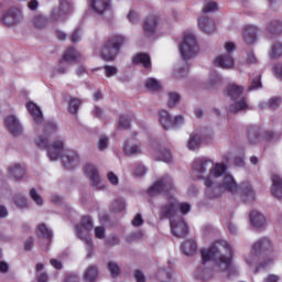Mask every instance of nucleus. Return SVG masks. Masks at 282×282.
Returning <instances> with one entry per match:
<instances>
[{"instance_id":"1","label":"nucleus","mask_w":282,"mask_h":282,"mask_svg":"<svg viewBox=\"0 0 282 282\" xmlns=\"http://www.w3.org/2000/svg\"><path fill=\"white\" fill-rule=\"evenodd\" d=\"M192 170L197 180L204 181L205 195L208 199H219L226 192L235 194L239 191L235 177L226 175V163H215L210 158L200 156L193 161ZM219 177H223L220 182Z\"/></svg>"},{"instance_id":"2","label":"nucleus","mask_w":282,"mask_h":282,"mask_svg":"<svg viewBox=\"0 0 282 282\" xmlns=\"http://www.w3.org/2000/svg\"><path fill=\"white\" fill-rule=\"evenodd\" d=\"M202 260L203 264L195 271V276L199 281H210L213 279V271L206 268L208 261L216 263L218 272H232V248L224 240L202 250Z\"/></svg>"},{"instance_id":"3","label":"nucleus","mask_w":282,"mask_h":282,"mask_svg":"<svg viewBox=\"0 0 282 282\" xmlns=\"http://www.w3.org/2000/svg\"><path fill=\"white\" fill-rule=\"evenodd\" d=\"M35 144L37 149L46 150L48 160H51V162H56V160H61L62 158L63 164L68 171L78 164V154L72 150H65V142L61 139H56L50 145L47 137L39 135L35 139Z\"/></svg>"},{"instance_id":"4","label":"nucleus","mask_w":282,"mask_h":282,"mask_svg":"<svg viewBox=\"0 0 282 282\" xmlns=\"http://www.w3.org/2000/svg\"><path fill=\"white\" fill-rule=\"evenodd\" d=\"M246 263L249 265H256L254 272L263 268H268L271 263H274V246L269 238L258 239L251 248V253L246 259Z\"/></svg>"},{"instance_id":"5","label":"nucleus","mask_w":282,"mask_h":282,"mask_svg":"<svg viewBox=\"0 0 282 282\" xmlns=\"http://www.w3.org/2000/svg\"><path fill=\"white\" fill-rule=\"evenodd\" d=\"M127 43V39L123 35H112L101 46L100 57L102 61L111 62L116 61V56L120 52V47Z\"/></svg>"},{"instance_id":"6","label":"nucleus","mask_w":282,"mask_h":282,"mask_svg":"<svg viewBox=\"0 0 282 282\" xmlns=\"http://www.w3.org/2000/svg\"><path fill=\"white\" fill-rule=\"evenodd\" d=\"M73 11L72 2L62 0L58 6L51 8L48 21L50 23H65Z\"/></svg>"},{"instance_id":"7","label":"nucleus","mask_w":282,"mask_h":282,"mask_svg":"<svg viewBox=\"0 0 282 282\" xmlns=\"http://www.w3.org/2000/svg\"><path fill=\"white\" fill-rule=\"evenodd\" d=\"M178 52L183 61H189V58L197 56V53L199 52V45H197V37L195 34L186 33L184 35L183 43H181L178 46Z\"/></svg>"},{"instance_id":"8","label":"nucleus","mask_w":282,"mask_h":282,"mask_svg":"<svg viewBox=\"0 0 282 282\" xmlns=\"http://www.w3.org/2000/svg\"><path fill=\"white\" fill-rule=\"evenodd\" d=\"M225 51L227 54L218 55L215 58V65L221 67L223 69H232L235 67V58L232 57V52H235V43H225Z\"/></svg>"},{"instance_id":"9","label":"nucleus","mask_w":282,"mask_h":282,"mask_svg":"<svg viewBox=\"0 0 282 282\" xmlns=\"http://www.w3.org/2000/svg\"><path fill=\"white\" fill-rule=\"evenodd\" d=\"M174 184L173 178L169 175H163L159 178L150 188L148 189V194L151 197H155V195H162V193H169V191H173Z\"/></svg>"},{"instance_id":"10","label":"nucleus","mask_w":282,"mask_h":282,"mask_svg":"<svg viewBox=\"0 0 282 282\" xmlns=\"http://www.w3.org/2000/svg\"><path fill=\"white\" fill-rule=\"evenodd\" d=\"M23 20V12L20 11L19 8L12 7L9 8L7 11L3 12L1 22L3 25H17Z\"/></svg>"},{"instance_id":"11","label":"nucleus","mask_w":282,"mask_h":282,"mask_svg":"<svg viewBox=\"0 0 282 282\" xmlns=\"http://www.w3.org/2000/svg\"><path fill=\"white\" fill-rule=\"evenodd\" d=\"M4 127L13 138H19V135L23 134V126L14 115H9L4 118Z\"/></svg>"},{"instance_id":"12","label":"nucleus","mask_w":282,"mask_h":282,"mask_svg":"<svg viewBox=\"0 0 282 282\" xmlns=\"http://www.w3.org/2000/svg\"><path fill=\"white\" fill-rule=\"evenodd\" d=\"M161 217L163 219H170V221L175 220L177 217V200L170 197V200L161 207Z\"/></svg>"},{"instance_id":"13","label":"nucleus","mask_w":282,"mask_h":282,"mask_svg":"<svg viewBox=\"0 0 282 282\" xmlns=\"http://www.w3.org/2000/svg\"><path fill=\"white\" fill-rule=\"evenodd\" d=\"M170 226L172 235L178 239L188 235V226H186V223L182 218L170 220Z\"/></svg>"},{"instance_id":"14","label":"nucleus","mask_w":282,"mask_h":282,"mask_svg":"<svg viewBox=\"0 0 282 282\" xmlns=\"http://www.w3.org/2000/svg\"><path fill=\"white\" fill-rule=\"evenodd\" d=\"M36 235L37 237H40V239H45L46 243L41 245V249L44 252H47L50 250V243H52V237H53L52 229H50L45 224H40L37 226Z\"/></svg>"},{"instance_id":"15","label":"nucleus","mask_w":282,"mask_h":282,"mask_svg":"<svg viewBox=\"0 0 282 282\" xmlns=\"http://www.w3.org/2000/svg\"><path fill=\"white\" fill-rule=\"evenodd\" d=\"M85 172L87 177H89L91 185L97 188V191L102 189V185L100 184V175L98 174V169L96 165L88 164L85 166Z\"/></svg>"},{"instance_id":"16","label":"nucleus","mask_w":282,"mask_h":282,"mask_svg":"<svg viewBox=\"0 0 282 282\" xmlns=\"http://www.w3.org/2000/svg\"><path fill=\"white\" fill-rule=\"evenodd\" d=\"M8 172L9 176L11 180H14V182H21L26 175L25 167L19 163L10 165Z\"/></svg>"},{"instance_id":"17","label":"nucleus","mask_w":282,"mask_h":282,"mask_svg":"<svg viewBox=\"0 0 282 282\" xmlns=\"http://www.w3.org/2000/svg\"><path fill=\"white\" fill-rule=\"evenodd\" d=\"M158 23H160V20L156 15H151L145 19L143 23V32L145 36H153V34H155L158 31Z\"/></svg>"},{"instance_id":"18","label":"nucleus","mask_w":282,"mask_h":282,"mask_svg":"<svg viewBox=\"0 0 282 282\" xmlns=\"http://www.w3.org/2000/svg\"><path fill=\"white\" fill-rule=\"evenodd\" d=\"M272 187L271 195L275 199H281L282 197V177L279 174H272L271 176Z\"/></svg>"},{"instance_id":"19","label":"nucleus","mask_w":282,"mask_h":282,"mask_svg":"<svg viewBox=\"0 0 282 282\" xmlns=\"http://www.w3.org/2000/svg\"><path fill=\"white\" fill-rule=\"evenodd\" d=\"M198 28L202 32H205V34H213L215 31V21L210 20L206 15H200L198 18Z\"/></svg>"},{"instance_id":"20","label":"nucleus","mask_w":282,"mask_h":282,"mask_svg":"<svg viewBox=\"0 0 282 282\" xmlns=\"http://www.w3.org/2000/svg\"><path fill=\"white\" fill-rule=\"evenodd\" d=\"M47 23H50V19L42 13L34 14L31 18V25L35 28V30H45Z\"/></svg>"},{"instance_id":"21","label":"nucleus","mask_w":282,"mask_h":282,"mask_svg":"<svg viewBox=\"0 0 282 282\" xmlns=\"http://www.w3.org/2000/svg\"><path fill=\"white\" fill-rule=\"evenodd\" d=\"M26 109L29 113L32 116L35 124H41V122H43V111H41V108H39L36 104L29 102L26 105Z\"/></svg>"},{"instance_id":"22","label":"nucleus","mask_w":282,"mask_h":282,"mask_svg":"<svg viewBox=\"0 0 282 282\" xmlns=\"http://www.w3.org/2000/svg\"><path fill=\"white\" fill-rule=\"evenodd\" d=\"M259 32V30L253 26V25H249L243 31V41L247 45H252V43L257 42V33Z\"/></svg>"},{"instance_id":"23","label":"nucleus","mask_w":282,"mask_h":282,"mask_svg":"<svg viewBox=\"0 0 282 282\" xmlns=\"http://www.w3.org/2000/svg\"><path fill=\"white\" fill-rule=\"evenodd\" d=\"M110 3L111 0H91L90 7L97 14H105V11L108 10Z\"/></svg>"},{"instance_id":"24","label":"nucleus","mask_w":282,"mask_h":282,"mask_svg":"<svg viewBox=\"0 0 282 282\" xmlns=\"http://www.w3.org/2000/svg\"><path fill=\"white\" fill-rule=\"evenodd\" d=\"M267 32L269 33L270 39H274V36H281L282 22L279 20L271 21L267 26Z\"/></svg>"},{"instance_id":"25","label":"nucleus","mask_w":282,"mask_h":282,"mask_svg":"<svg viewBox=\"0 0 282 282\" xmlns=\"http://www.w3.org/2000/svg\"><path fill=\"white\" fill-rule=\"evenodd\" d=\"M247 138L251 144H257L261 140V129L256 126H251L247 130Z\"/></svg>"},{"instance_id":"26","label":"nucleus","mask_w":282,"mask_h":282,"mask_svg":"<svg viewBox=\"0 0 282 282\" xmlns=\"http://www.w3.org/2000/svg\"><path fill=\"white\" fill-rule=\"evenodd\" d=\"M226 94L231 100H237V98L243 94V88L237 84H229Z\"/></svg>"},{"instance_id":"27","label":"nucleus","mask_w":282,"mask_h":282,"mask_svg":"<svg viewBox=\"0 0 282 282\" xmlns=\"http://www.w3.org/2000/svg\"><path fill=\"white\" fill-rule=\"evenodd\" d=\"M250 223L254 228H263L265 226V217L259 212H252L250 214Z\"/></svg>"},{"instance_id":"28","label":"nucleus","mask_w":282,"mask_h":282,"mask_svg":"<svg viewBox=\"0 0 282 282\" xmlns=\"http://www.w3.org/2000/svg\"><path fill=\"white\" fill-rule=\"evenodd\" d=\"M159 120L163 127V129L169 130L173 128V119L171 118V115L166 110H162L159 113Z\"/></svg>"},{"instance_id":"29","label":"nucleus","mask_w":282,"mask_h":282,"mask_svg":"<svg viewBox=\"0 0 282 282\" xmlns=\"http://www.w3.org/2000/svg\"><path fill=\"white\" fill-rule=\"evenodd\" d=\"M183 252L186 257H193L197 252V242L195 240H186L183 243Z\"/></svg>"},{"instance_id":"30","label":"nucleus","mask_w":282,"mask_h":282,"mask_svg":"<svg viewBox=\"0 0 282 282\" xmlns=\"http://www.w3.org/2000/svg\"><path fill=\"white\" fill-rule=\"evenodd\" d=\"M96 279H98V267H88L84 273V280L86 282H96Z\"/></svg>"},{"instance_id":"31","label":"nucleus","mask_w":282,"mask_h":282,"mask_svg":"<svg viewBox=\"0 0 282 282\" xmlns=\"http://www.w3.org/2000/svg\"><path fill=\"white\" fill-rule=\"evenodd\" d=\"M200 144H202V137L197 133H192L187 141V149H189V151H196V149H199Z\"/></svg>"},{"instance_id":"32","label":"nucleus","mask_w":282,"mask_h":282,"mask_svg":"<svg viewBox=\"0 0 282 282\" xmlns=\"http://www.w3.org/2000/svg\"><path fill=\"white\" fill-rule=\"evenodd\" d=\"M133 63H141L145 69H149V67H151V56L145 53H139L133 57Z\"/></svg>"},{"instance_id":"33","label":"nucleus","mask_w":282,"mask_h":282,"mask_svg":"<svg viewBox=\"0 0 282 282\" xmlns=\"http://www.w3.org/2000/svg\"><path fill=\"white\" fill-rule=\"evenodd\" d=\"M246 109H248V104L245 98L229 106L230 113H239V111H246Z\"/></svg>"},{"instance_id":"34","label":"nucleus","mask_w":282,"mask_h":282,"mask_svg":"<svg viewBox=\"0 0 282 282\" xmlns=\"http://www.w3.org/2000/svg\"><path fill=\"white\" fill-rule=\"evenodd\" d=\"M241 188L245 202H254V191H252L250 183H242Z\"/></svg>"},{"instance_id":"35","label":"nucleus","mask_w":282,"mask_h":282,"mask_svg":"<svg viewBox=\"0 0 282 282\" xmlns=\"http://www.w3.org/2000/svg\"><path fill=\"white\" fill-rule=\"evenodd\" d=\"M126 155H138L141 153L140 145L133 144L131 141L126 142L123 147Z\"/></svg>"},{"instance_id":"36","label":"nucleus","mask_w":282,"mask_h":282,"mask_svg":"<svg viewBox=\"0 0 282 282\" xmlns=\"http://www.w3.org/2000/svg\"><path fill=\"white\" fill-rule=\"evenodd\" d=\"M80 53H78L74 47H70L63 55V59L66 63H74V61H78Z\"/></svg>"},{"instance_id":"37","label":"nucleus","mask_w":282,"mask_h":282,"mask_svg":"<svg viewBox=\"0 0 282 282\" xmlns=\"http://www.w3.org/2000/svg\"><path fill=\"white\" fill-rule=\"evenodd\" d=\"M89 232H91V230L85 229L78 225L76 226L77 237L78 239H82L84 243H87V241H91V238L89 237Z\"/></svg>"},{"instance_id":"38","label":"nucleus","mask_w":282,"mask_h":282,"mask_svg":"<svg viewBox=\"0 0 282 282\" xmlns=\"http://www.w3.org/2000/svg\"><path fill=\"white\" fill-rule=\"evenodd\" d=\"M78 107H80V99H78V98H70L68 100V111L73 116H76V113H78Z\"/></svg>"},{"instance_id":"39","label":"nucleus","mask_w":282,"mask_h":282,"mask_svg":"<svg viewBox=\"0 0 282 282\" xmlns=\"http://www.w3.org/2000/svg\"><path fill=\"white\" fill-rule=\"evenodd\" d=\"M12 200L18 208H25V206H28V198H25L23 194H15Z\"/></svg>"},{"instance_id":"40","label":"nucleus","mask_w":282,"mask_h":282,"mask_svg":"<svg viewBox=\"0 0 282 282\" xmlns=\"http://www.w3.org/2000/svg\"><path fill=\"white\" fill-rule=\"evenodd\" d=\"M156 160H160L161 162H171L172 160L171 150L169 149L160 150L156 154Z\"/></svg>"},{"instance_id":"41","label":"nucleus","mask_w":282,"mask_h":282,"mask_svg":"<svg viewBox=\"0 0 282 282\" xmlns=\"http://www.w3.org/2000/svg\"><path fill=\"white\" fill-rule=\"evenodd\" d=\"M107 268L113 279L120 275V265H118L117 262L109 261Z\"/></svg>"},{"instance_id":"42","label":"nucleus","mask_w":282,"mask_h":282,"mask_svg":"<svg viewBox=\"0 0 282 282\" xmlns=\"http://www.w3.org/2000/svg\"><path fill=\"white\" fill-rule=\"evenodd\" d=\"M79 228H84V230H94V219L89 216H84L80 221Z\"/></svg>"},{"instance_id":"43","label":"nucleus","mask_w":282,"mask_h":282,"mask_svg":"<svg viewBox=\"0 0 282 282\" xmlns=\"http://www.w3.org/2000/svg\"><path fill=\"white\" fill-rule=\"evenodd\" d=\"M167 96H169L167 107L170 109H173V107H175V105H177V102H180V94H177V93H169Z\"/></svg>"},{"instance_id":"44","label":"nucleus","mask_w":282,"mask_h":282,"mask_svg":"<svg viewBox=\"0 0 282 282\" xmlns=\"http://www.w3.org/2000/svg\"><path fill=\"white\" fill-rule=\"evenodd\" d=\"M270 56H271V58H276L279 56H282V43L281 42H276L272 45Z\"/></svg>"},{"instance_id":"45","label":"nucleus","mask_w":282,"mask_h":282,"mask_svg":"<svg viewBox=\"0 0 282 282\" xmlns=\"http://www.w3.org/2000/svg\"><path fill=\"white\" fill-rule=\"evenodd\" d=\"M30 197L37 206H43V197L41 196V194H39V192H36V188H32L30 191Z\"/></svg>"},{"instance_id":"46","label":"nucleus","mask_w":282,"mask_h":282,"mask_svg":"<svg viewBox=\"0 0 282 282\" xmlns=\"http://www.w3.org/2000/svg\"><path fill=\"white\" fill-rule=\"evenodd\" d=\"M281 107V97H272L268 100V109L274 111V109H279Z\"/></svg>"},{"instance_id":"47","label":"nucleus","mask_w":282,"mask_h":282,"mask_svg":"<svg viewBox=\"0 0 282 282\" xmlns=\"http://www.w3.org/2000/svg\"><path fill=\"white\" fill-rule=\"evenodd\" d=\"M124 208H126V204H124V200H122V199H117V200L112 202V204H111V209L115 213H122V210H124Z\"/></svg>"},{"instance_id":"48","label":"nucleus","mask_w":282,"mask_h":282,"mask_svg":"<svg viewBox=\"0 0 282 282\" xmlns=\"http://www.w3.org/2000/svg\"><path fill=\"white\" fill-rule=\"evenodd\" d=\"M253 89H261V75H257L253 79H251L248 91H253Z\"/></svg>"},{"instance_id":"49","label":"nucleus","mask_w":282,"mask_h":282,"mask_svg":"<svg viewBox=\"0 0 282 282\" xmlns=\"http://www.w3.org/2000/svg\"><path fill=\"white\" fill-rule=\"evenodd\" d=\"M109 147V138L102 135L97 141V149L99 151H106V149Z\"/></svg>"},{"instance_id":"50","label":"nucleus","mask_w":282,"mask_h":282,"mask_svg":"<svg viewBox=\"0 0 282 282\" xmlns=\"http://www.w3.org/2000/svg\"><path fill=\"white\" fill-rule=\"evenodd\" d=\"M147 89H150V91H158L160 89V83L155 78H150L145 83Z\"/></svg>"},{"instance_id":"51","label":"nucleus","mask_w":282,"mask_h":282,"mask_svg":"<svg viewBox=\"0 0 282 282\" xmlns=\"http://www.w3.org/2000/svg\"><path fill=\"white\" fill-rule=\"evenodd\" d=\"M217 2H213V1H209V2H206L203 7V13L204 14H208V12H215L217 11Z\"/></svg>"},{"instance_id":"52","label":"nucleus","mask_w":282,"mask_h":282,"mask_svg":"<svg viewBox=\"0 0 282 282\" xmlns=\"http://www.w3.org/2000/svg\"><path fill=\"white\" fill-rule=\"evenodd\" d=\"M188 215L191 213V204L188 203H177V214Z\"/></svg>"},{"instance_id":"53","label":"nucleus","mask_w":282,"mask_h":282,"mask_svg":"<svg viewBox=\"0 0 282 282\" xmlns=\"http://www.w3.org/2000/svg\"><path fill=\"white\" fill-rule=\"evenodd\" d=\"M105 74L108 78H111V76H116V74H118V68L116 66H105Z\"/></svg>"},{"instance_id":"54","label":"nucleus","mask_w":282,"mask_h":282,"mask_svg":"<svg viewBox=\"0 0 282 282\" xmlns=\"http://www.w3.org/2000/svg\"><path fill=\"white\" fill-rule=\"evenodd\" d=\"M246 63L248 65H257L258 61H257V55H254V52L250 51L247 53Z\"/></svg>"},{"instance_id":"55","label":"nucleus","mask_w":282,"mask_h":282,"mask_svg":"<svg viewBox=\"0 0 282 282\" xmlns=\"http://www.w3.org/2000/svg\"><path fill=\"white\" fill-rule=\"evenodd\" d=\"M131 127V121L129 120V117L122 116L119 121V129H129Z\"/></svg>"},{"instance_id":"56","label":"nucleus","mask_w":282,"mask_h":282,"mask_svg":"<svg viewBox=\"0 0 282 282\" xmlns=\"http://www.w3.org/2000/svg\"><path fill=\"white\" fill-rule=\"evenodd\" d=\"M56 131V123L54 122H46L44 126V133L50 135V133H54Z\"/></svg>"},{"instance_id":"57","label":"nucleus","mask_w":282,"mask_h":282,"mask_svg":"<svg viewBox=\"0 0 282 282\" xmlns=\"http://www.w3.org/2000/svg\"><path fill=\"white\" fill-rule=\"evenodd\" d=\"M86 245V250H87V259H91L94 257V242L90 240V241H87L85 242Z\"/></svg>"},{"instance_id":"58","label":"nucleus","mask_w":282,"mask_h":282,"mask_svg":"<svg viewBox=\"0 0 282 282\" xmlns=\"http://www.w3.org/2000/svg\"><path fill=\"white\" fill-rule=\"evenodd\" d=\"M127 17L130 23H138L140 21V15L135 11H130Z\"/></svg>"},{"instance_id":"59","label":"nucleus","mask_w":282,"mask_h":282,"mask_svg":"<svg viewBox=\"0 0 282 282\" xmlns=\"http://www.w3.org/2000/svg\"><path fill=\"white\" fill-rule=\"evenodd\" d=\"M107 177L110 184H112V186H118L119 184L118 175H116L113 172H109Z\"/></svg>"},{"instance_id":"60","label":"nucleus","mask_w":282,"mask_h":282,"mask_svg":"<svg viewBox=\"0 0 282 282\" xmlns=\"http://www.w3.org/2000/svg\"><path fill=\"white\" fill-rule=\"evenodd\" d=\"M96 239H105V227L99 226L95 228Z\"/></svg>"},{"instance_id":"61","label":"nucleus","mask_w":282,"mask_h":282,"mask_svg":"<svg viewBox=\"0 0 282 282\" xmlns=\"http://www.w3.org/2000/svg\"><path fill=\"white\" fill-rule=\"evenodd\" d=\"M263 138L264 140H279V133H274L272 131H264Z\"/></svg>"},{"instance_id":"62","label":"nucleus","mask_w":282,"mask_h":282,"mask_svg":"<svg viewBox=\"0 0 282 282\" xmlns=\"http://www.w3.org/2000/svg\"><path fill=\"white\" fill-rule=\"evenodd\" d=\"M217 85H221V77L219 75L212 77L209 80V88L217 87Z\"/></svg>"},{"instance_id":"63","label":"nucleus","mask_w":282,"mask_h":282,"mask_svg":"<svg viewBox=\"0 0 282 282\" xmlns=\"http://www.w3.org/2000/svg\"><path fill=\"white\" fill-rule=\"evenodd\" d=\"M144 219H142V214H137L132 220V226H142Z\"/></svg>"},{"instance_id":"64","label":"nucleus","mask_w":282,"mask_h":282,"mask_svg":"<svg viewBox=\"0 0 282 282\" xmlns=\"http://www.w3.org/2000/svg\"><path fill=\"white\" fill-rule=\"evenodd\" d=\"M64 282H80V279L75 273H69L66 275Z\"/></svg>"}]
</instances>
